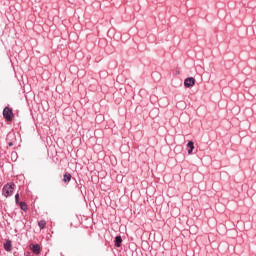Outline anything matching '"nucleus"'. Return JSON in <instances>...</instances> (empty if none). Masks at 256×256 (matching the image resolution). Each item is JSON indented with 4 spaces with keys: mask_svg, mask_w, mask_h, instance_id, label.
<instances>
[{
    "mask_svg": "<svg viewBox=\"0 0 256 256\" xmlns=\"http://www.w3.org/2000/svg\"><path fill=\"white\" fill-rule=\"evenodd\" d=\"M13 191H15V184H6L2 189V195H4V197H11Z\"/></svg>",
    "mask_w": 256,
    "mask_h": 256,
    "instance_id": "nucleus-1",
    "label": "nucleus"
},
{
    "mask_svg": "<svg viewBox=\"0 0 256 256\" xmlns=\"http://www.w3.org/2000/svg\"><path fill=\"white\" fill-rule=\"evenodd\" d=\"M3 117L5 121H13L15 115L13 114V109L5 107L3 110Z\"/></svg>",
    "mask_w": 256,
    "mask_h": 256,
    "instance_id": "nucleus-2",
    "label": "nucleus"
},
{
    "mask_svg": "<svg viewBox=\"0 0 256 256\" xmlns=\"http://www.w3.org/2000/svg\"><path fill=\"white\" fill-rule=\"evenodd\" d=\"M195 85V78L190 77L184 80V86L189 89V87H193Z\"/></svg>",
    "mask_w": 256,
    "mask_h": 256,
    "instance_id": "nucleus-3",
    "label": "nucleus"
},
{
    "mask_svg": "<svg viewBox=\"0 0 256 256\" xmlns=\"http://www.w3.org/2000/svg\"><path fill=\"white\" fill-rule=\"evenodd\" d=\"M30 249L35 255H39V253H41V246H39L38 244H31Z\"/></svg>",
    "mask_w": 256,
    "mask_h": 256,
    "instance_id": "nucleus-4",
    "label": "nucleus"
},
{
    "mask_svg": "<svg viewBox=\"0 0 256 256\" xmlns=\"http://www.w3.org/2000/svg\"><path fill=\"white\" fill-rule=\"evenodd\" d=\"M4 249L5 251H11L13 249V244L11 243V240H6L4 243Z\"/></svg>",
    "mask_w": 256,
    "mask_h": 256,
    "instance_id": "nucleus-5",
    "label": "nucleus"
},
{
    "mask_svg": "<svg viewBox=\"0 0 256 256\" xmlns=\"http://www.w3.org/2000/svg\"><path fill=\"white\" fill-rule=\"evenodd\" d=\"M187 147L189 148L188 155H191L193 153V149H195V144L193 141H189Z\"/></svg>",
    "mask_w": 256,
    "mask_h": 256,
    "instance_id": "nucleus-6",
    "label": "nucleus"
},
{
    "mask_svg": "<svg viewBox=\"0 0 256 256\" xmlns=\"http://www.w3.org/2000/svg\"><path fill=\"white\" fill-rule=\"evenodd\" d=\"M123 243V239L121 236H116L115 238V247H121V244Z\"/></svg>",
    "mask_w": 256,
    "mask_h": 256,
    "instance_id": "nucleus-7",
    "label": "nucleus"
},
{
    "mask_svg": "<svg viewBox=\"0 0 256 256\" xmlns=\"http://www.w3.org/2000/svg\"><path fill=\"white\" fill-rule=\"evenodd\" d=\"M69 181H71V174L65 173L63 176V183H69Z\"/></svg>",
    "mask_w": 256,
    "mask_h": 256,
    "instance_id": "nucleus-8",
    "label": "nucleus"
},
{
    "mask_svg": "<svg viewBox=\"0 0 256 256\" xmlns=\"http://www.w3.org/2000/svg\"><path fill=\"white\" fill-rule=\"evenodd\" d=\"M46 225H47V222H45V220H41L38 222V226L40 227V229H45Z\"/></svg>",
    "mask_w": 256,
    "mask_h": 256,
    "instance_id": "nucleus-9",
    "label": "nucleus"
},
{
    "mask_svg": "<svg viewBox=\"0 0 256 256\" xmlns=\"http://www.w3.org/2000/svg\"><path fill=\"white\" fill-rule=\"evenodd\" d=\"M18 205H20L22 211H27V204L25 202H20Z\"/></svg>",
    "mask_w": 256,
    "mask_h": 256,
    "instance_id": "nucleus-10",
    "label": "nucleus"
},
{
    "mask_svg": "<svg viewBox=\"0 0 256 256\" xmlns=\"http://www.w3.org/2000/svg\"><path fill=\"white\" fill-rule=\"evenodd\" d=\"M15 201H16L17 205H19V203H21V202H19V193H17L15 195Z\"/></svg>",
    "mask_w": 256,
    "mask_h": 256,
    "instance_id": "nucleus-11",
    "label": "nucleus"
},
{
    "mask_svg": "<svg viewBox=\"0 0 256 256\" xmlns=\"http://www.w3.org/2000/svg\"><path fill=\"white\" fill-rule=\"evenodd\" d=\"M9 147H13V142H9Z\"/></svg>",
    "mask_w": 256,
    "mask_h": 256,
    "instance_id": "nucleus-12",
    "label": "nucleus"
}]
</instances>
